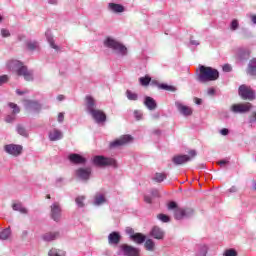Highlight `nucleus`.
Segmentation results:
<instances>
[{"label": "nucleus", "mask_w": 256, "mask_h": 256, "mask_svg": "<svg viewBox=\"0 0 256 256\" xmlns=\"http://www.w3.org/2000/svg\"><path fill=\"white\" fill-rule=\"evenodd\" d=\"M103 45L106 49L112 51L114 55H117V57H127L129 55L127 46L113 36H106L103 40Z\"/></svg>", "instance_id": "nucleus-1"}, {"label": "nucleus", "mask_w": 256, "mask_h": 256, "mask_svg": "<svg viewBox=\"0 0 256 256\" xmlns=\"http://www.w3.org/2000/svg\"><path fill=\"white\" fill-rule=\"evenodd\" d=\"M219 79V71L212 67L199 66V71L196 74L198 83H208V81H217Z\"/></svg>", "instance_id": "nucleus-2"}, {"label": "nucleus", "mask_w": 256, "mask_h": 256, "mask_svg": "<svg viewBox=\"0 0 256 256\" xmlns=\"http://www.w3.org/2000/svg\"><path fill=\"white\" fill-rule=\"evenodd\" d=\"M10 71H15L19 77H24L25 81H33V73L27 70V67L23 66L18 60H11L7 63Z\"/></svg>", "instance_id": "nucleus-3"}, {"label": "nucleus", "mask_w": 256, "mask_h": 256, "mask_svg": "<svg viewBox=\"0 0 256 256\" xmlns=\"http://www.w3.org/2000/svg\"><path fill=\"white\" fill-rule=\"evenodd\" d=\"M93 165L96 167H113L114 169H117V160L115 158L111 157H105L101 155L94 156L92 159Z\"/></svg>", "instance_id": "nucleus-4"}, {"label": "nucleus", "mask_w": 256, "mask_h": 256, "mask_svg": "<svg viewBox=\"0 0 256 256\" xmlns=\"http://www.w3.org/2000/svg\"><path fill=\"white\" fill-rule=\"evenodd\" d=\"M252 107L253 105H251L249 102L233 104L230 106V112L234 113L235 115H243L245 113H249Z\"/></svg>", "instance_id": "nucleus-5"}, {"label": "nucleus", "mask_w": 256, "mask_h": 256, "mask_svg": "<svg viewBox=\"0 0 256 256\" xmlns=\"http://www.w3.org/2000/svg\"><path fill=\"white\" fill-rule=\"evenodd\" d=\"M195 215V210L193 208H178L174 212V218L176 221H181L182 219H189Z\"/></svg>", "instance_id": "nucleus-6"}, {"label": "nucleus", "mask_w": 256, "mask_h": 256, "mask_svg": "<svg viewBox=\"0 0 256 256\" xmlns=\"http://www.w3.org/2000/svg\"><path fill=\"white\" fill-rule=\"evenodd\" d=\"M133 141V136L126 134L120 136L118 139L109 143V149H119V147H123V145H127V143H131Z\"/></svg>", "instance_id": "nucleus-7"}, {"label": "nucleus", "mask_w": 256, "mask_h": 256, "mask_svg": "<svg viewBox=\"0 0 256 256\" xmlns=\"http://www.w3.org/2000/svg\"><path fill=\"white\" fill-rule=\"evenodd\" d=\"M91 173H93L91 167H79L75 170V177L78 178L79 181L87 182L91 179Z\"/></svg>", "instance_id": "nucleus-8"}, {"label": "nucleus", "mask_w": 256, "mask_h": 256, "mask_svg": "<svg viewBox=\"0 0 256 256\" xmlns=\"http://www.w3.org/2000/svg\"><path fill=\"white\" fill-rule=\"evenodd\" d=\"M140 250L139 248H135L129 244H122L119 246L118 255L123 256H139Z\"/></svg>", "instance_id": "nucleus-9"}, {"label": "nucleus", "mask_w": 256, "mask_h": 256, "mask_svg": "<svg viewBox=\"0 0 256 256\" xmlns=\"http://www.w3.org/2000/svg\"><path fill=\"white\" fill-rule=\"evenodd\" d=\"M238 93L242 99H248V101H253V99H255V91L245 84L239 87Z\"/></svg>", "instance_id": "nucleus-10"}, {"label": "nucleus", "mask_w": 256, "mask_h": 256, "mask_svg": "<svg viewBox=\"0 0 256 256\" xmlns=\"http://www.w3.org/2000/svg\"><path fill=\"white\" fill-rule=\"evenodd\" d=\"M4 151L12 157H19L23 153V146L19 144H8L4 146Z\"/></svg>", "instance_id": "nucleus-11"}, {"label": "nucleus", "mask_w": 256, "mask_h": 256, "mask_svg": "<svg viewBox=\"0 0 256 256\" xmlns=\"http://www.w3.org/2000/svg\"><path fill=\"white\" fill-rule=\"evenodd\" d=\"M175 107L183 117H191L193 115V108L183 104L181 101H176Z\"/></svg>", "instance_id": "nucleus-12"}, {"label": "nucleus", "mask_w": 256, "mask_h": 256, "mask_svg": "<svg viewBox=\"0 0 256 256\" xmlns=\"http://www.w3.org/2000/svg\"><path fill=\"white\" fill-rule=\"evenodd\" d=\"M107 203V196L104 192H96L93 198L92 204L95 207H101V205H105Z\"/></svg>", "instance_id": "nucleus-13"}, {"label": "nucleus", "mask_w": 256, "mask_h": 256, "mask_svg": "<svg viewBox=\"0 0 256 256\" xmlns=\"http://www.w3.org/2000/svg\"><path fill=\"white\" fill-rule=\"evenodd\" d=\"M85 101L86 111L88 115L93 113V111H97V100H95V98H93L92 96H86Z\"/></svg>", "instance_id": "nucleus-14"}, {"label": "nucleus", "mask_w": 256, "mask_h": 256, "mask_svg": "<svg viewBox=\"0 0 256 256\" xmlns=\"http://www.w3.org/2000/svg\"><path fill=\"white\" fill-rule=\"evenodd\" d=\"M68 159L73 165H85V163H87V158L77 153L70 154L68 156Z\"/></svg>", "instance_id": "nucleus-15"}, {"label": "nucleus", "mask_w": 256, "mask_h": 256, "mask_svg": "<svg viewBox=\"0 0 256 256\" xmlns=\"http://www.w3.org/2000/svg\"><path fill=\"white\" fill-rule=\"evenodd\" d=\"M8 107L12 109V115H8L6 116V123H13L15 121V115H17L18 113L21 112V109L19 108V106L13 102H9L8 103Z\"/></svg>", "instance_id": "nucleus-16"}, {"label": "nucleus", "mask_w": 256, "mask_h": 256, "mask_svg": "<svg viewBox=\"0 0 256 256\" xmlns=\"http://www.w3.org/2000/svg\"><path fill=\"white\" fill-rule=\"evenodd\" d=\"M89 115H91L96 123H105L107 121V115L103 113V110H94L93 112H90Z\"/></svg>", "instance_id": "nucleus-17"}, {"label": "nucleus", "mask_w": 256, "mask_h": 256, "mask_svg": "<svg viewBox=\"0 0 256 256\" xmlns=\"http://www.w3.org/2000/svg\"><path fill=\"white\" fill-rule=\"evenodd\" d=\"M45 36L47 39V42L49 43V46L51 47V49H54V51L56 53H59V51H61V47L57 44H55V39L53 38V34L51 33V30H47L45 32Z\"/></svg>", "instance_id": "nucleus-18"}, {"label": "nucleus", "mask_w": 256, "mask_h": 256, "mask_svg": "<svg viewBox=\"0 0 256 256\" xmlns=\"http://www.w3.org/2000/svg\"><path fill=\"white\" fill-rule=\"evenodd\" d=\"M51 218L53 221H59L61 219V206L57 202L51 205Z\"/></svg>", "instance_id": "nucleus-19"}, {"label": "nucleus", "mask_w": 256, "mask_h": 256, "mask_svg": "<svg viewBox=\"0 0 256 256\" xmlns=\"http://www.w3.org/2000/svg\"><path fill=\"white\" fill-rule=\"evenodd\" d=\"M24 107L30 111H41V104L38 101L25 100Z\"/></svg>", "instance_id": "nucleus-20"}, {"label": "nucleus", "mask_w": 256, "mask_h": 256, "mask_svg": "<svg viewBox=\"0 0 256 256\" xmlns=\"http://www.w3.org/2000/svg\"><path fill=\"white\" fill-rule=\"evenodd\" d=\"M189 161H191L189 155H177L172 158L174 165H185V163H189Z\"/></svg>", "instance_id": "nucleus-21"}, {"label": "nucleus", "mask_w": 256, "mask_h": 256, "mask_svg": "<svg viewBox=\"0 0 256 256\" xmlns=\"http://www.w3.org/2000/svg\"><path fill=\"white\" fill-rule=\"evenodd\" d=\"M109 245H119L121 243V234L119 232H112L108 235Z\"/></svg>", "instance_id": "nucleus-22"}, {"label": "nucleus", "mask_w": 256, "mask_h": 256, "mask_svg": "<svg viewBox=\"0 0 256 256\" xmlns=\"http://www.w3.org/2000/svg\"><path fill=\"white\" fill-rule=\"evenodd\" d=\"M48 137L51 141H61L63 138V132L57 128H54L49 132Z\"/></svg>", "instance_id": "nucleus-23"}, {"label": "nucleus", "mask_w": 256, "mask_h": 256, "mask_svg": "<svg viewBox=\"0 0 256 256\" xmlns=\"http://www.w3.org/2000/svg\"><path fill=\"white\" fill-rule=\"evenodd\" d=\"M150 235L153 237V239L161 240L163 237H165V231L159 228V226H154L150 232Z\"/></svg>", "instance_id": "nucleus-24"}, {"label": "nucleus", "mask_w": 256, "mask_h": 256, "mask_svg": "<svg viewBox=\"0 0 256 256\" xmlns=\"http://www.w3.org/2000/svg\"><path fill=\"white\" fill-rule=\"evenodd\" d=\"M144 105L149 111H155V109H157V102L151 96L144 98Z\"/></svg>", "instance_id": "nucleus-25"}, {"label": "nucleus", "mask_w": 256, "mask_h": 256, "mask_svg": "<svg viewBox=\"0 0 256 256\" xmlns=\"http://www.w3.org/2000/svg\"><path fill=\"white\" fill-rule=\"evenodd\" d=\"M108 9L112 13H124L125 12V6H123L121 4H116V3H109Z\"/></svg>", "instance_id": "nucleus-26"}, {"label": "nucleus", "mask_w": 256, "mask_h": 256, "mask_svg": "<svg viewBox=\"0 0 256 256\" xmlns=\"http://www.w3.org/2000/svg\"><path fill=\"white\" fill-rule=\"evenodd\" d=\"M247 74L256 77V58L251 59L248 63Z\"/></svg>", "instance_id": "nucleus-27"}, {"label": "nucleus", "mask_w": 256, "mask_h": 256, "mask_svg": "<svg viewBox=\"0 0 256 256\" xmlns=\"http://www.w3.org/2000/svg\"><path fill=\"white\" fill-rule=\"evenodd\" d=\"M43 241L51 242L59 239V232H47L42 236Z\"/></svg>", "instance_id": "nucleus-28"}, {"label": "nucleus", "mask_w": 256, "mask_h": 256, "mask_svg": "<svg viewBox=\"0 0 256 256\" xmlns=\"http://www.w3.org/2000/svg\"><path fill=\"white\" fill-rule=\"evenodd\" d=\"M207 251H209V247L206 244H200L197 246V252L195 256H207Z\"/></svg>", "instance_id": "nucleus-29"}, {"label": "nucleus", "mask_w": 256, "mask_h": 256, "mask_svg": "<svg viewBox=\"0 0 256 256\" xmlns=\"http://www.w3.org/2000/svg\"><path fill=\"white\" fill-rule=\"evenodd\" d=\"M147 237L141 233H136L134 236H132L131 241L134 243H137L138 245H142L144 241H146Z\"/></svg>", "instance_id": "nucleus-30"}, {"label": "nucleus", "mask_w": 256, "mask_h": 256, "mask_svg": "<svg viewBox=\"0 0 256 256\" xmlns=\"http://www.w3.org/2000/svg\"><path fill=\"white\" fill-rule=\"evenodd\" d=\"M11 238V228H5L0 231V241H9Z\"/></svg>", "instance_id": "nucleus-31"}, {"label": "nucleus", "mask_w": 256, "mask_h": 256, "mask_svg": "<svg viewBox=\"0 0 256 256\" xmlns=\"http://www.w3.org/2000/svg\"><path fill=\"white\" fill-rule=\"evenodd\" d=\"M236 55L241 60L249 59V52L244 48H238L237 51H236Z\"/></svg>", "instance_id": "nucleus-32"}, {"label": "nucleus", "mask_w": 256, "mask_h": 256, "mask_svg": "<svg viewBox=\"0 0 256 256\" xmlns=\"http://www.w3.org/2000/svg\"><path fill=\"white\" fill-rule=\"evenodd\" d=\"M12 209L14 211H18L19 213H22L23 215H26L27 213V208H25L21 203H14L12 205Z\"/></svg>", "instance_id": "nucleus-33"}, {"label": "nucleus", "mask_w": 256, "mask_h": 256, "mask_svg": "<svg viewBox=\"0 0 256 256\" xmlns=\"http://www.w3.org/2000/svg\"><path fill=\"white\" fill-rule=\"evenodd\" d=\"M26 47L29 49V51H37V49H39V42L35 40L27 41Z\"/></svg>", "instance_id": "nucleus-34"}, {"label": "nucleus", "mask_w": 256, "mask_h": 256, "mask_svg": "<svg viewBox=\"0 0 256 256\" xmlns=\"http://www.w3.org/2000/svg\"><path fill=\"white\" fill-rule=\"evenodd\" d=\"M126 97H127L128 101H138L139 100V94H137L131 90L126 91Z\"/></svg>", "instance_id": "nucleus-35"}, {"label": "nucleus", "mask_w": 256, "mask_h": 256, "mask_svg": "<svg viewBox=\"0 0 256 256\" xmlns=\"http://www.w3.org/2000/svg\"><path fill=\"white\" fill-rule=\"evenodd\" d=\"M158 89H162L163 91H172V93H175V91H177V88L165 83H161L160 85H158Z\"/></svg>", "instance_id": "nucleus-36"}, {"label": "nucleus", "mask_w": 256, "mask_h": 256, "mask_svg": "<svg viewBox=\"0 0 256 256\" xmlns=\"http://www.w3.org/2000/svg\"><path fill=\"white\" fill-rule=\"evenodd\" d=\"M48 256H65V251L59 250V249H57V248H52V249L48 252Z\"/></svg>", "instance_id": "nucleus-37"}, {"label": "nucleus", "mask_w": 256, "mask_h": 256, "mask_svg": "<svg viewBox=\"0 0 256 256\" xmlns=\"http://www.w3.org/2000/svg\"><path fill=\"white\" fill-rule=\"evenodd\" d=\"M139 82L142 87H147L151 83V78L149 75H146L144 77H140Z\"/></svg>", "instance_id": "nucleus-38"}, {"label": "nucleus", "mask_w": 256, "mask_h": 256, "mask_svg": "<svg viewBox=\"0 0 256 256\" xmlns=\"http://www.w3.org/2000/svg\"><path fill=\"white\" fill-rule=\"evenodd\" d=\"M85 196H78L75 199V203L77 205V207H79L80 209H83V207H85Z\"/></svg>", "instance_id": "nucleus-39"}, {"label": "nucleus", "mask_w": 256, "mask_h": 256, "mask_svg": "<svg viewBox=\"0 0 256 256\" xmlns=\"http://www.w3.org/2000/svg\"><path fill=\"white\" fill-rule=\"evenodd\" d=\"M153 179L156 181V183H163V181L167 179V175L164 173H156Z\"/></svg>", "instance_id": "nucleus-40"}, {"label": "nucleus", "mask_w": 256, "mask_h": 256, "mask_svg": "<svg viewBox=\"0 0 256 256\" xmlns=\"http://www.w3.org/2000/svg\"><path fill=\"white\" fill-rule=\"evenodd\" d=\"M241 35L243 39H251V37H253V32H251V30L248 28H242Z\"/></svg>", "instance_id": "nucleus-41"}, {"label": "nucleus", "mask_w": 256, "mask_h": 256, "mask_svg": "<svg viewBox=\"0 0 256 256\" xmlns=\"http://www.w3.org/2000/svg\"><path fill=\"white\" fill-rule=\"evenodd\" d=\"M145 247H146L147 251H154L155 242L152 239H148L145 241Z\"/></svg>", "instance_id": "nucleus-42"}, {"label": "nucleus", "mask_w": 256, "mask_h": 256, "mask_svg": "<svg viewBox=\"0 0 256 256\" xmlns=\"http://www.w3.org/2000/svg\"><path fill=\"white\" fill-rule=\"evenodd\" d=\"M229 27H230V31H232V32L237 31V29H239V20L233 19L230 22V26Z\"/></svg>", "instance_id": "nucleus-43"}, {"label": "nucleus", "mask_w": 256, "mask_h": 256, "mask_svg": "<svg viewBox=\"0 0 256 256\" xmlns=\"http://www.w3.org/2000/svg\"><path fill=\"white\" fill-rule=\"evenodd\" d=\"M157 219H159V221H161L162 223H169L171 221V218H169V216L165 214H159L157 216Z\"/></svg>", "instance_id": "nucleus-44"}, {"label": "nucleus", "mask_w": 256, "mask_h": 256, "mask_svg": "<svg viewBox=\"0 0 256 256\" xmlns=\"http://www.w3.org/2000/svg\"><path fill=\"white\" fill-rule=\"evenodd\" d=\"M17 133L22 135V137H27V130L22 125L17 126Z\"/></svg>", "instance_id": "nucleus-45"}, {"label": "nucleus", "mask_w": 256, "mask_h": 256, "mask_svg": "<svg viewBox=\"0 0 256 256\" xmlns=\"http://www.w3.org/2000/svg\"><path fill=\"white\" fill-rule=\"evenodd\" d=\"M224 256H237V250L230 248L225 250Z\"/></svg>", "instance_id": "nucleus-46"}, {"label": "nucleus", "mask_w": 256, "mask_h": 256, "mask_svg": "<svg viewBox=\"0 0 256 256\" xmlns=\"http://www.w3.org/2000/svg\"><path fill=\"white\" fill-rule=\"evenodd\" d=\"M134 117L136 121H141V119H143V112L141 110H135Z\"/></svg>", "instance_id": "nucleus-47"}, {"label": "nucleus", "mask_w": 256, "mask_h": 256, "mask_svg": "<svg viewBox=\"0 0 256 256\" xmlns=\"http://www.w3.org/2000/svg\"><path fill=\"white\" fill-rule=\"evenodd\" d=\"M125 233H126V235H129V237H130V239H133V236H135V230H133V228H131V227H127L126 229H125Z\"/></svg>", "instance_id": "nucleus-48"}, {"label": "nucleus", "mask_w": 256, "mask_h": 256, "mask_svg": "<svg viewBox=\"0 0 256 256\" xmlns=\"http://www.w3.org/2000/svg\"><path fill=\"white\" fill-rule=\"evenodd\" d=\"M168 209L170 210V211H173L174 210V213H175V211H177V209H179L178 207H177V203L176 202H170L169 204H168Z\"/></svg>", "instance_id": "nucleus-49"}, {"label": "nucleus", "mask_w": 256, "mask_h": 256, "mask_svg": "<svg viewBox=\"0 0 256 256\" xmlns=\"http://www.w3.org/2000/svg\"><path fill=\"white\" fill-rule=\"evenodd\" d=\"M1 36L2 37H11V32L8 29L2 28L1 29Z\"/></svg>", "instance_id": "nucleus-50"}, {"label": "nucleus", "mask_w": 256, "mask_h": 256, "mask_svg": "<svg viewBox=\"0 0 256 256\" xmlns=\"http://www.w3.org/2000/svg\"><path fill=\"white\" fill-rule=\"evenodd\" d=\"M222 69L225 73H231L233 68L231 67V65L225 64Z\"/></svg>", "instance_id": "nucleus-51"}, {"label": "nucleus", "mask_w": 256, "mask_h": 256, "mask_svg": "<svg viewBox=\"0 0 256 256\" xmlns=\"http://www.w3.org/2000/svg\"><path fill=\"white\" fill-rule=\"evenodd\" d=\"M63 121H65V113L60 112L58 114V123H63Z\"/></svg>", "instance_id": "nucleus-52"}, {"label": "nucleus", "mask_w": 256, "mask_h": 256, "mask_svg": "<svg viewBox=\"0 0 256 256\" xmlns=\"http://www.w3.org/2000/svg\"><path fill=\"white\" fill-rule=\"evenodd\" d=\"M144 201H145V203L152 204L153 203V198L150 195H145L144 196Z\"/></svg>", "instance_id": "nucleus-53"}, {"label": "nucleus", "mask_w": 256, "mask_h": 256, "mask_svg": "<svg viewBox=\"0 0 256 256\" xmlns=\"http://www.w3.org/2000/svg\"><path fill=\"white\" fill-rule=\"evenodd\" d=\"M220 135H223V137H227V135H229V129H227V128L221 129Z\"/></svg>", "instance_id": "nucleus-54"}, {"label": "nucleus", "mask_w": 256, "mask_h": 256, "mask_svg": "<svg viewBox=\"0 0 256 256\" xmlns=\"http://www.w3.org/2000/svg\"><path fill=\"white\" fill-rule=\"evenodd\" d=\"M150 193H151L152 197H159V190H157V189H152L150 191Z\"/></svg>", "instance_id": "nucleus-55"}, {"label": "nucleus", "mask_w": 256, "mask_h": 256, "mask_svg": "<svg viewBox=\"0 0 256 256\" xmlns=\"http://www.w3.org/2000/svg\"><path fill=\"white\" fill-rule=\"evenodd\" d=\"M237 191V186H232L230 189H228V193H237Z\"/></svg>", "instance_id": "nucleus-56"}, {"label": "nucleus", "mask_w": 256, "mask_h": 256, "mask_svg": "<svg viewBox=\"0 0 256 256\" xmlns=\"http://www.w3.org/2000/svg\"><path fill=\"white\" fill-rule=\"evenodd\" d=\"M150 84L153 85L154 87H158V88H159V85H161V84L159 83V81H157V80H151V81H150Z\"/></svg>", "instance_id": "nucleus-57"}, {"label": "nucleus", "mask_w": 256, "mask_h": 256, "mask_svg": "<svg viewBox=\"0 0 256 256\" xmlns=\"http://www.w3.org/2000/svg\"><path fill=\"white\" fill-rule=\"evenodd\" d=\"M207 94L210 95V96L215 95V88H209V89L207 90Z\"/></svg>", "instance_id": "nucleus-58"}, {"label": "nucleus", "mask_w": 256, "mask_h": 256, "mask_svg": "<svg viewBox=\"0 0 256 256\" xmlns=\"http://www.w3.org/2000/svg\"><path fill=\"white\" fill-rule=\"evenodd\" d=\"M227 163H229V161H227V160H220L218 162V165H220V167H223V166L227 165Z\"/></svg>", "instance_id": "nucleus-59"}, {"label": "nucleus", "mask_w": 256, "mask_h": 256, "mask_svg": "<svg viewBox=\"0 0 256 256\" xmlns=\"http://www.w3.org/2000/svg\"><path fill=\"white\" fill-rule=\"evenodd\" d=\"M5 82H7V75L0 76V85Z\"/></svg>", "instance_id": "nucleus-60"}, {"label": "nucleus", "mask_w": 256, "mask_h": 256, "mask_svg": "<svg viewBox=\"0 0 256 256\" xmlns=\"http://www.w3.org/2000/svg\"><path fill=\"white\" fill-rule=\"evenodd\" d=\"M250 19H251L253 25H256V15L255 14L250 15Z\"/></svg>", "instance_id": "nucleus-61"}, {"label": "nucleus", "mask_w": 256, "mask_h": 256, "mask_svg": "<svg viewBox=\"0 0 256 256\" xmlns=\"http://www.w3.org/2000/svg\"><path fill=\"white\" fill-rule=\"evenodd\" d=\"M16 93H17L18 95H25V93H27V90H20V89H17V90H16Z\"/></svg>", "instance_id": "nucleus-62"}, {"label": "nucleus", "mask_w": 256, "mask_h": 256, "mask_svg": "<svg viewBox=\"0 0 256 256\" xmlns=\"http://www.w3.org/2000/svg\"><path fill=\"white\" fill-rule=\"evenodd\" d=\"M250 123H256V112L252 114V118L250 119Z\"/></svg>", "instance_id": "nucleus-63"}, {"label": "nucleus", "mask_w": 256, "mask_h": 256, "mask_svg": "<svg viewBox=\"0 0 256 256\" xmlns=\"http://www.w3.org/2000/svg\"><path fill=\"white\" fill-rule=\"evenodd\" d=\"M190 45H195L197 47V45H199V41H197V40H190Z\"/></svg>", "instance_id": "nucleus-64"}]
</instances>
